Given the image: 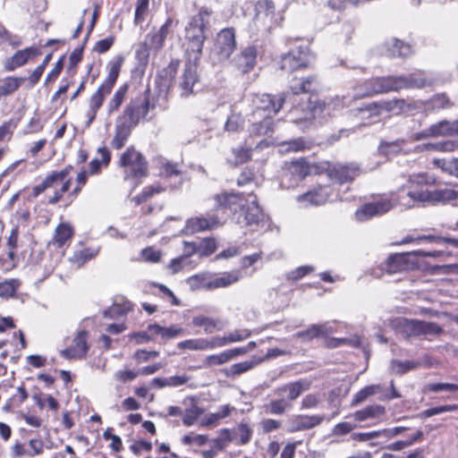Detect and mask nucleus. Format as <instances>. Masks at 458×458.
<instances>
[{"label": "nucleus", "instance_id": "48", "mask_svg": "<svg viewBox=\"0 0 458 458\" xmlns=\"http://www.w3.org/2000/svg\"><path fill=\"white\" fill-rule=\"evenodd\" d=\"M98 153L100 155L101 161L98 158H94L89 163V172L91 174H98L101 168V162L106 166L111 160L110 151L106 147H101L98 149Z\"/></svg>", "mask_w": 458, "mask_h": 458}, {"label": "nucleus", "instance_id": "36", "mask_svg": "<svg viewBox=\"0 0 458 458\" xmlns=\"http://www.w3.org/2000/svg\"><path fill=\"white\" fill-rule=\"evenodd\" d=\"M99 252V248H85L75 250L69 259L70 262L77 267H82L86 262L93 259Z\"/></svg>", "mask_w": 458, "mask_h": 458}, {"label": "nucleus", "instance_id": "40", "mask_svg": "<svg viewBox=\"0 0 458 458\" xmlns=\"http://www.w3.org/2000/svg\"><path fill=\"white\" fill-rule=\"evenodd\" d=\"M150 333L156 335H160L162 339H173L181 335L183 331L182 327L171 326L168 327H161L157 324H151L148 327Z\"/></svg>", "mask_w": 458, "mask_h": 458}, {"label": "nucleus", "instance_id": "6", "mask_svg": "<svg viewBox=\"0 0 458 458\" xmlns=\"http://www.w3.org/2000/svg\"><path fill=\"white\" fill-rule=\"evenodd\" d=\"M286 96L284 93L278 95L261 94L256 95L252 102L255 109L251 114L254 119L262 117L264 114H268L272 117L273 114H277L285 102Z\"/></svg>", "mask_w": 458, "mask_h": 458}, {"label": "nucleus", "instance_id": "56", "mask_svg": "<svg viewBox=\"0 0 458 458\" xmlns=\"http://www.w3.org/2000/svg\"><path fill=\"white\" fill-rule=\"evenodd\" d=\"M458 410V404H447L437 407H433L428 410L421 411L417 416L421 419L429 418L437 414H441L443 412L454 411Z\"/></svg>", "mask_w": 458, "mask_h": 458}, {"label": "nucleus", "instance_id": "34", "mask_svg": "<svg viewBox=\"0 0 458 458\" xmlns=\"http://www.w3.org/2000/svg\"><path fill=\"white\" fill-rule=\"evenodd\" d=\"M430 133L433 137H441L458 133V121L453 123L443 120L430 126Z\"/></svg>", "mask_w": 458, "mask_h": 458}, {"label": "nucleus", "instance_id": "62", "mask_svg": "<svg viewBox=\"0 0 458 458\" xmlns=\"http://www.w3.org/2000/svg\"><path fill=\"white\" fill-rule=\"evenodd\" d=\"M208 274L200 273L194 276H190L187 279V284L190 286L191 290H198L200 288L206 289V284L208 281H207Z\"/></svg>", "mask_w": 458, "mask_h": 458}, {"label": "nucleus", "instance_id": "25", "mask_svg": "<svg viewBox=\"0 0 458 458\" xmlns=\"http://www.w3.org/2000/svg\"><path fill=\"white\" fill-rule=\"evenodd\" d=\"M409 268L408 258L405 254H394L382 265V270L393 275L405 271Z\"/></svg>", "mask_w": 458, "mask_h": 458}, {"label": "nucleus", "instance_id": "32", "mask_svg": "<svg viewBox=\"0 0 458 458\" xmlns=\"http://www.w3.org/2000/svg\"><path fill=\"white\" fill-rule=\"evenodd\" d=\"M333 332L332 327L327 324L323 325H311L308 329L299 331L295 334L296 338H302L306 341L312 340L314 338L326 336Z\"/></svg>", "mask_w": 458, "mask_h": 458}, {"label": "nucleus", "instance_id": "47", "mask_svg": "<svg viewBox=\"0 0 458 458\" xmlns=\"http://www.w3.org/2000/svg\"><path fill=\"white\" fill-rule=\"evenodd\" d=\"M277 400H272L268 404L265 405L266 411L270 414L281 415L287 410H290L292 405L285 397L279 396Z\"/></svg>", "mask_w": 458, "mask_h": 458}, {"label": "nucleus", "instance_id": "18", "mask_svg": "<svg viewBox=\"0 0 458 458\" xmlns=\"http://www.w3.org/2000/svg\"><path fill=\"white\" fill-rule=\"evenodd\" d=\"M216 201L215 208L219 210L230 209L236 212L237 207L242 205V194L233 192H223L214 196Z\"/></svg>", "mask_w": 458, "mask_h": 458}, {"label": "nucleus", "instance_id": "49", "mask_svg": "<svg viewBox=\"0 0 458 458\" xmlns=\"http://www.w3.org/2000/svg\"><path fill=\"white\" fill-rule=\"evenodd\" d=\"M380 388L379 385H371L362 388L353 396L351 406L354 407L365 402L368 397L377 394L380 391Z\"/></svg>", "mask_w": 458, "mask_h": 458}, {"label": "nucleus", "instance_id": "64", "mask_svg": "<svg viewBox=\"0 0 458 458\" xmlns=\"http://www.w3.org/2000/svg\"><path fill=\"white\" fill-rule=\"evenodd\" d=\"M243 126V119L240 114H233L227 118V121L225 124V130L227 131H238L242 129Z\"/></svg>", "mask_w": 458, "mask_h": 458}, {"label": "nucleus", "instance_id": "55", "mask_svg": "<svg viewBox=\"0 0 458 458\" xmlns=\"http://www.w3.org/2000/svg\"><path fill=\"white\" fill-rule=\"evenodd\" d=\"M181 171L177 163H172L165 159H161L159 162V174L164 177H171L179 175Z\"/></svg>", "mask_w": 458, "mask_h": 458}, {"label": "nucleus", "instance_id": "29", "mask_svg": "<svg viewBox=\"0 0 458 458\" xmlns=\"http://www.w3.org/2000/svg\"><path fill=\"white\" fill-rule=\"evenodd\" d=\"M386 55L390 57H405L411 54V46L397 38H392L385 44Z\"/></svg>", "mask_w": 458, "mask_h": 458}, {"label": "nucleus", "instance_id": "38", "mask_svg": "<svg viewBox=\"0 0 458 458\" xmlns=\"http://www.w3.org/2000/svg\"><path fill=\"white\" fill-rule=\"evenodd\" d=\"M178 348L188 349L192 351H202L216 348L214 338L208 340L204 338L190 339L180 342Z\"/></svg>", "mask_w": 458, "mask_h": 458}, {"label": "nucleus", "instance_id": "3", "mask_svg": "<svg viewBox=\"0 0 458 458\" xmlns=\"http://www.w3.org/2000/svg\"><path fill=\"white\" fill-rule=\"evenodd\" d=\"M71 168V166H67L61 171L52 172L50 174L46 176L41 183L33 187L32 195L37 197L47 189H55V193L51 198H49L48 203L51 205L57 203L61 199L63 194L70 189L71 182L70 180H66V177L69 174Z\"/></svg>", "mask_w": 458, "mask_h": 458}, {"label": "nucleus", "instance_id": "41", "mask_svg": "<svg viewBox=\"0 0 458 458\" xmlns=\"http://www.w3.org/2000/svg\"><path fill=\"white\" fill-rule=\"evenodd\" d=\"M397 327L401 333L406 337H418L420 331V320L401 318L398 320Z\"/></svg>", "mask_w": 458, "mask_h": 458}, {"label": "nucleus", "instance_id": "33", "mask_svg": "<svg viewBox=\"0 0 458 458\" xmlns=\"http://www.w3.org/2000/svg\"><path fill=\"white\" fill-rule=\"evenodd\" d=\"M179 65V60H172L165 68L162 69L158 72L157 78L160 81V86L165 89H169L171 87L174 81Z\"/></svg>", "mask_w": 458, "mask_h": 458}, {"label": "nucleus", "instance_id": "11", "mask_svg": "<svg viewBox=\"0 0 458 458\" xmlns=\"http://www.w3.org/2000/svg\"><path fill=\"white\" fill-rule=\"evenodd\" d=\"M236 47L235 31L233 28L220 30L216 38L215 51L219 60H226Z\"/></svg>", "mask_w": 458, "mask_h": 458}, {"label": "nucleus", "instance_id": "42", "mask_svg": "<svg viewBox=\"0 0 458 458\" xmlns=\"http://www.w3.org/2000/svg\"><path fill=\"white\" fill-rule=\"evenodd\" d=\"M194 327H203L206 334H212L216 329L220 330L223 327L219 319H214L206 316H196L192 318Z\"/></svg>", "mask_w": 458, "mask_h": 458}, {"label": "nucleus", "instance_id": "2", "mask_svg": "<svg viewBox=\"0 0 458 458\" xmlns=\"http://www.w3.org/2000/svg\"><path fill=\"white\" fill-rule=\"evenodd\" d=\"M212 11L206 7L201 8L199 13L192 16L184 30L185 51L193 55L195 61L200 58L203 45L207 38L206 30L209 25V17Z\"/></svg>", "mask_w": 458, "mask_h": 458}, {"label": "nucleus", "instance_id": "30", "mask_svg": "<svg viewBox=\"0 0 458 458\" xmlns=\"http://www.w3.org/2000/svg\"><path fill=\"white\" fill-rule=\"evenodd\" d=\"M263 359H251L250 360H244L242 362L234 363L229 368L222 369V372L227 377H235L241 374L248 372L259 365Z\"/></svg>", "mask_w": 458, "mask_h": 458}, {"label": "nucleus", "instance_id": "53", "mask_svg": "<svg viewBox=\"0 0 458 458\" xmlns=\"http://www.w3.org/2000/svg\"><path fill=\"white\" fill-rule=\"evenodd\" d=\"M127 92V86L123 85L114 94L107 106V113L113 114L115 112L124 100Z\"/></svg>", "mask_w": 458, "mask_h": 458}, {"label": "nucleus", "instance_id": "61", "mask_svg": "<svg viewBox=\"0 0 458 458\" xmlns=\"http://www.w3.org/2000/svg\"><path fill=\"white\" fill-rule=\"evenodd\" d=\"M275 9L276 6L272 0H260L256 5L258 16L264 14L266 16H270L271 20H274L275 18Z\"/></svg>", "mask_w": 458, "mask_h": 458}, {"label": "nucleus", "instance_id": "20", "mask_svg": "<svg viewBox=\"0 0 458 458\" xmlns=\"http://www.w3.org/2000/svg\"><path fill=\"white\" fill-rule=\"evenodd\" d=\"M329 195L328 187L319 186L313 191L299 195L296 199L298 202H305L306 205L319 206L327 201Z\"/></svg>", "mask_w": 458, "mask_h": 458}, {"label": "nucleus", "instance_id": "8", "mask_svg": "<svg viewBox=\"0 0 458 458\" xmlns=\"http://www.w3.org/2000/svg\"><path fill=\"white\" fill-rule=\"evenodd\" d=\"M310 173V167L304 159L291 162L282 176V185L294 187Z\"/></svg>", "mask_w": 458, "mask_h": 458}, {"label": "nucleus", "instance_id": "1", "mask_svg": "<svg viewBox=\"0 0 458 458\" xmlns=\"http://www.w3.org/2000/svg\"><path fill=\"white\" fill-rule=\"evenodd\" d=\"M427 85L426 80L415 78L413 75L405 76H386L377 77L365 81L362 85L355 88L354 98H362L377 94H384L389 91H395L402 89H421Z\"/></svg>", "mask_w": 458, "mask_h": 458}, {"label": "nucleus", "instance_id": "10", "mask_svg": "<svg viewBox=\"0 0 458 458\" xmlns=\"http://www.w3.org/2000/svg\"><path fill=\"white\" fill-rule=\"evenodd\" d=\"M199 84L197 64L189 61L185 64L181 76L178 79V87L182 97H189L196 92L195 88Z\"/></svg>", "mask_w": 458, "mask_h": 458}, {"label": "nucleus", "instance_id": "24", "mask_svg": "<svg viewBox=\"0 0 458 458\" xmlns=\"http://www.w3.org/2000/svg\"><path fill=\"white\" fill-rule=\"evenodd\" d=\"M275 125V122L268 114H264L262 117L257 119L252 117V123L249 128V131L251 135L265 136L274 131Z\"/></svg>", "mask_w": 458, "mask_h": 458}, {"label": "nucleus", "instance_id": "21", "mask_svg": "<svg viewBox=\"0 0 458 458\" xmlns=\"http://www.w3.org/2000/svg\"><path fill=\"white\" fill-rule=\"evenodd\" d=\"M322 415H295L293 416L290 422L292 431H301L310 429L318 426L323 421Z\"/></svg>", "mask_w": 458, "mask_h": 458}, {"label": "nucleus", "instance_id": "50", "mask_svg": "<svg viewBox=\"0 0 458 458\" xmlns=\"http://www.w3.org/2000/svg\"><path fill=\"white\" fill-rule=\"evenodd\" d=\"M452 106V102L445 94L435 95L427 103V108L430 110L445 109Z\"/></svg>", "mask_w": 458, "mask_h": 458}, {"label": "nucleus", "instance_id": "60", "mask_svg": "<svg viewBox=\"0 0 458 458\" xmlns=\"http://www.w3.org/2000/svg\"><path fill=\"white\" fill-rule=\"evenodd\" d=\"M150 49L143 43L139 46L135 52V57L138 62V68L144 70L148 64Z\"/></svg>", "mask_w": 458, "mask_h": 458}, {"label": "nucleus", "instance_id": "44", "mask_svg": "<svg viewBox=\"0 0 458 458\" xmlns=\"http://www.w3.org/2000/svg\"><path fill=\"white\" fill-rule=\"evenodd\" d=\"M250 335V332L248 330L242 331H234L230 333L228 335L223 337H214L215 346L222 347L231 343L240 342L246 339Z\"/></svg>", "mask_w": 458, "mask_h": 458}, {"label": "nucleus", "instance_id": "17", "mask_svg": "<svg viewBox=\"0 0 458 458\" xmlns=\"http://www.w3.org/2000/svg\"><path fill=\"white\" fill-rule=\"evenodd\" d=\"M310 383L298 380L289 384H285L275 390V394L278 396L285 397L290 403L296 400L302 392L310 388Z\"/></svg>", "mask_w": 458, "mask_h": 458}, {"label": "nucleus", "instance_id": "58", "mask_svg": "<svg viewBox=\"0 0 458 458\" xmlns=\"http://www.w3.org/2000/svg\"><path fill=\"white\" fill-rule=\"evenodd\" d=\"M20 285L21 281L19 279H11L0 283V296L5 298L13 296Z\"/></svg>", "mask_w": 458, "mask_h": 458}, {"label": "nucleus", "instance_id": "9", "mask_svg": "<svg viewBox=\"0 0 458 458\" xmlns=\"http://www.w3.org/2000/svg\"><path fill=\"white\" fill-rule=\"evenodd\" d=\"M148 109L149 102L148 98H144L142 101L133 100L126 106L123 114L117 118L116 122L133 128L138 124L140 116L147 114Z\"/></svg>", "mask_w": 458, "mask_h": 458}, {"label": "nucleus", "instance_id": "46", "mask_svg": "<svg viewBox=\"0 0 458 458\" xmlns=\"http://www.w3.org/2000/svg\"><path fill=\"white\" fill-rule=\"evenodd\" d=\"M433 163L443 172L458 178V158H436Z\"/></svg>", "mask_w": 458, "mask_h": 458}, {"label": "nucleus", "instance_id": "27", "mask_svg": "<svg viewBox=\"0 0 458 458\" xmlns=\"http://www.w3.org/2000/svg\"><path fill=\"white\" fill-rule=\"evenodd\" d=\"M386 412V408L380 404H371L365 408L356 411L349 417L353 418L355 421L363 422L369 420L378 419Z\"/></svg>", "mask_w": 458, "mask_h": 458}, {"label": "nucleus", "instance_id": "13", "mask_svg": "<svg viewBox=\"0 0 458 458\" xmlns=\"http://www.w3.org/2000/svg\"><path fill=\"white\" fill-rule=\"evenodd\" d=\"M41 55V50L38 47H30L21 50H18L12 55L5 59L4 67L7 72H13L15 69L26 64L29 60Z\"/></svg>", "mask_w": 458, "mask_h": 458}, {"label": "nucleus", "instance_id": "35", "mask_svg": "<svg viewBox=\"0 0 458 458\" xmlns=\"http://www.w3.org/2000/svg\"><path fill=\"white\" fill-rule=\"evenodd\" d=\"M412 242H434L437 244H442V243H448L455 248H458V239L455 238H449V237H441V236H435V235H421L418 237H411V236H406L402 241V243H409Z\"/></svg>", "mask_w": 458, "mask_h": 458}, {"label": "nucleus", "instance_id": "54", "mask_svg": "<svg viewBox=\"0 0 458 458\" xmlns=\"http://www.w3.org/2000/svg\"><path fill=\"white\" fill-rule=\"evenodd\" d=\"M197 243L199 256H210L217 248L216 240L210 237L203 238L201 241L197 242Z\"/></svg>", "mask_w": 458, "mask_h": 458}, {"label": "nucleus", "instance_id": "51", "mask_svg": "<svg viewBox=\"0 0 458 458\" xmlns=\"http://www.w3.org/2000/svg\"><path fill=\"white\" fill-rule=\"evenodd\" d=\"M454 199H458V191L448 188L433 191V203L448 202Z\"/></svg>", "mask_w": 458, "mask_h": 458}, {"label": "nucleus", "instance_id": "16", "mask_svg": "<svg viewBox=\"0 0 458 458\" xmlns=\"http://www.w3.org/2000/svg\"><path fill=\"white\" fill-rule=\"evenodd\" d=\"M88 332L80 331L73 340V345L61 351V355L65 359L84 358L88 352Z\"/></svg>", "mask_w": 458, "mask_h": 458}, {"label": "nucleus", "instance_id": "59", "mask_svg": "<svg viewBox=\"0 0 458 458\" xmlns=\"http://www.w3.org/2000/svg\"><path fill=\"white\" fill-rule=\"evenodd\" d=\"M165 39L156 30L149 32L143 44L147 46L150 50L154 49L158 51L164 46Z\"/></svg>", "mask_w": 458, "mask_h": 458}, {"label": "nucleus", "instance_id": "31", "mask_svg": "<svg viewBox=\"0 0 458 458\" xmlns=\"http://www.w3.org/2000/svg\"><path fill=\"white\" fill-rule=\"evenodd\" d=\"M73 235V228L67 223H61L55 230L53 239L49 244L55 248H62Z\"/></svg>", "mask_w": 458, "mask_h": 458}, {"label": "nucleus", "instance_id": "37", "mask_svg": "<svg viewBox=\"0 0 458 458\" xmlns=\"http://www.w3.org/2000/svg\"><path fill=\"white\" fill-rule=\"evenodd\" d=\"M131 127L125 123H115V133L111 140L112 148L121 149L126 143L131 132Z\"/></svg>", "mask_w": 458, "mask_h": 458}, {"label": "nucleus", "instance_id": "28", "mask_svg": "<svg viewBox=\"0 0 458 458\" xmlns=\"http://www.w3.org/2000/svg\"><path fill=\"white\" fill-rule=\"evenodd\" d=\"M319 82L316 76L293 80L291 84V89L294 95L301 93H313L318 90Z\"/></svg>", "mask_w": 458, "mask_h": 458}, {"label": "nucleus", "instance_id": "52", "mask_svg": "<svg viewBox=\"0 0 458 458\" xmlns=\"http://www.w3.org/2000/svg\"><path fill=\"white\" fill-rule=\"evenodd\" d=\"M443 333V328L436 322L420 320L419 336L438 335Z\"/></svg>", "mask_w": 458, "mask_h": 458}, {"label": "nucleus", "instance_id": "4", "mask_svg": "<svg viewBox=\"0 0 458 458\" xmlns=\"http://www.w3.org/2000/svg\"><path fill=\"white\" fill-rule=\"evenodd\" d=\"M118 165L124 169V178L140 179L148 175V163L146 157L133 146L121 154Z\"/></svg>", "mask_w": 458, "mask_h": 458}, {"label": "nucleus", "instance_id": "19", "mask_svg": "<svg viewBox=\"0 0 458 458\" xmlns=\"http://www.w3.org/2000/svg\"><path fill=\"white\" fill-rule=\"evenodd\" d=\"M257 49L253 46L244 47L235 57L234 62L242 73H247L256 65Z\"/></svg>", "mask_w": 458, "mask_h": 458}, {"label": "nucleus", "instance_id": "57", "mask_svg": "<svg viewBox=\"0 0 458 458\" xmlns=\"http://www.w3.org/2000/svg\"><path fill=\"white\" fill-rule=\"evenodd\" d=\"M407 195L413 202L433 203V191L418 190L409 191Z\"/></svg>", "mask_w": 458, "mask_h": 458}, {"label": "nucleus", "instance_id": "26", "mask_svg": "<svg viewBox=\"0 0 458 458\" xmlns=\"http://www.w3.org/2000/svg\"><path fill=\"white\" fill-rule=\"evenodd\" d=\"M338 107H343V102L338 98H336L335 99H331L327 103L326 101L318 102L317 106H309L308 108L310 110L306 113L305 116L300 120L299 119L294 120V123H298L301 122L302 120L306 123L310 122L314 118L318 109L320 112L327 111L329 114L330 111L335 110Z\"/></svg>", "mask_w": 458, "mask_h": 458}, {"label": "nucleus", "instance_id": "7", "mask_svg": "<svg viewBox=\"0 0 458 458\" xmlns=\"http://www.w3.org/2000/svg\"><path fill=\"white\" fill-rule=\"evenodd\" d=\"M123 62V57L118 56L117 59L111 63V66L107 77L99 86L98 90L91 96L89 100V108L98 111L101 107L105 97L109 94L119 76L120 69Z\"/></svg>", "mask_w": 458, "mask_h": 458}, {"label": "nucleus", "instance_id": "45", "mask_svg": "<svg viewBox=\"0 0 458 458\" xmlns=\"http://www.w3.org/2000/svg\"><path fill=\"white\" fill-rule=\"evenodd\" d=\"M132 310V304L125 301L123 303H114L109 309L104 311V317L108 318H116L126 315Z\"/></svg>", "mask_w": 458, "mask_h": 458}, {"label": "nucleus", "instance_id": "15", "mask_svg": "<svg viewBox=\"0 0 458 458\" xmlns=\"http://www.w3.org/2000/svg\"><path fill=\"white\" fill-rule=\"evenodd\" d=\"M360 173L361 169L356 164L335 165L328 169L329 177L340 184L352 182Z\"/></svg>", "mask_w": 458, "mask_h": 458}, {"label": "nucleus", "instance_id": "5", "mask_svg": "<svg viewBox=\"0 0 458 458\" xmlns=\"http://www.w3.org/2000/svg\"><path fill=\"white\" fill-rule=\"evenodd\" d=\"M313 56L307 44L290 49L282 55L280 68L288 72L307 67Z\"/></svg>", "mask_w": 458, "mask_h": 458}, {"label": "nucleus", "instance_id": "39", "mask_svg": "<svg viewBox=\"0 0 458 458\" xmlns=\"http://www.w3.org/2000/svg\"><path fill=\"white\" fill-rule=\"evenodd\" d=\"M240 276L237 272L224 273L221 276H218L213 280H210L206 284L207 290H213L216 288L227 287L236 282H238Z\"/></svg>", "mask_w": 458, "mask_h": 458}, {"label": "nucleus", "instance_id": "23", "mask_svg": "<svg viewBox=\"0 0 458 458\" xmlns=\"http://www.w3.org/2000/svg\"><path fill=\"white\" fill-rule=\"evenodd\" d=\"M219 225V220L216 216L208 217L198 216L191 218L187 221L186 227L191 232H202L212 230Z\"/></svg>", "mask_w": 458, "mask_h": 458}, {"label": "nucleus", "instance_id": "22", "mask_svg": "<svg viewBox=\"0 0 458 458\" xmlns=\"http://www.w3.org/2000/svg\"><path fill=\"white\" fill-rule=\"evenodd\" d=\"M405 144L406 140L404 139H397L392 141L381 140L377 147V153L390 159L404 153L403 147Z\"/></svg>", "mask_w": 458, "mask_h": 458}, {"label": "nucleus", "instance_id": "43", "mask_svg": "<svg viewBox=\"0 0 458 458\" xmlns=\"http://www.w3.org/2000/svg\"><path fill=\"white\" fill-rule=\"evenodd\" d=\"M25 81L24 77H7L3 80L0 82V98L16 91Z\"/></svg>", "mask_w": 458, "mask_h": 458}, {"label": "nucleus", "instance_id": "14", "mask_svg": "<svg viewBox=\"0 0 458 458\" xmlns=\"http://www.w3.org/2000/svg\"><path fill=\"white\" fill-rule=\"evenodd\" d=\"M235 220L239 225H258L263 220V212L256 199L251 200L247 206L242 205L240 213H235Z\"/></svg>", "mask_w": 458, "mask_h": 458}, {"label": "nucleus", "instance_id": "12", "mask_svg": "<svg viewBox=\"0 0 458 458\" xmlns=\"http://www.w3.org/2000/svg\"><path fill=\"white\" fill-rule=\"evenodd\" d=\"M393 208L390 200L381 199L377 201L364 204L355 212V217L358 221H366L376 216H381L388 212Z\"/></svg>", "mask_w": 458, "mask_h": 458}, {"label": "nucleus", "instance_id": "63", "mask_svg": "<svg viewBox=\"0 0 458 458\" xmlns=\"http://www.w3.org/2000/svg\"><path fill=\"white\" fill-rule=\"evenodd\" d=\"M409 182L412 185H431L435 183L436 179L433 175L423 173L410 175Z\"/></svg>", "mask_w": 458, "mask_h": 458}]
</instances>
